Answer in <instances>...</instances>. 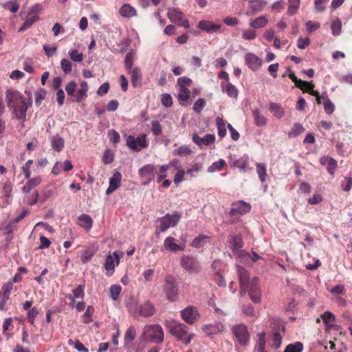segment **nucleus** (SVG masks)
Segmentation results:
<instances>
[{"label": "nucleus", "instance_id": "obj_1", "mask_svg": "<svg viewBox=\"0 0 352 352\" xmlns=\"http://www.w3.org/2000/svg\"><path fill=\"white\" fill-rule=\"evenodd\" d=\"M6 100L15 117L18 120L24 121L26 118L28 105L21 93L17 91L8 90L6 92Z\"/></svg>", "mask_w": 352, "mask_h": 352}, {"label": "nucleus", "instance_id": "obj_2", "mask_svg": "<svg viewBox=\"0 0 352 352\" xmlns=\"http://www.w3.org/2000/svg\"><path fill=\"white\" fill-rule=\"evenodd\" d=\"M166 326L173 336L177 338L186 345L188 344L195 336L194 333L188 332V328L184 324L177 320H166Z\"/></svg>", "mask_w": 352, "mask_h": 352}, {"label": "nucleus", "instance_id": "obj_3", "mask_svg": "<svg viewBox=\"0 0 352 352\" xmlns=\"http://www.w3.org/2000/svg\"><path fill=\"white\" fill-rule=\"evenodd\" d=\"M163 290L166 298L171 302L175 301L178 296V285L175 277L167 275L163 285Z\"/></svg>", "mask_w": 352, "mask_h": 352}, {"label": "nucleus", "instance_id": "obj_4", "mask_svg": "<svg viewBox=\"0 0 352 352\" xmlns=\"http://www.w3.org/2000/svg\"><path fill=\"white\" fill-rule=\"evenodd\" d=\"M144 334L154 343L160 344L164 341V331L158 324L146 325Z\"/></svg>", "mask_w": 352, "mask_h": 352}, {"label": "nucleus", "instance_id": "obj_5", "mask_svg": "<svg viewBox=\"0 0 352 352\" xmlns=\"http://www.w3.org/2000/svg\"><path fill=\"white\" fill-rule=\"evenodd\" d=\"M180 265L189 274L199 273L201 270L199 261L191 256H182L180 259Z\"/></svg>", "mask_w": 352, "mask_h": 352}, {"label": "nucleus", "instance_id": "obj_6", "mask_svg": "<svg viewBox=\"0 0 352 352\" xmlns=\"http://www.w3.org/2000/svg\"><path fill=\"white\" fill-rule=\"evenodd\" d=\"M167 16L169 20L174 23L184 28H189L190 24L188 19L184 18V13L176 8H170L168 9Z\"/></svg>", "mask_w": 352, "mask_h": 352}, {"label": "nucleus", "instance_id": "obj_7", "mask_svg": "<svg viewBox=\"0 0 352 352\" xmlns=\"http://www.w3.org/2000/svg\"><path fill=\"white\" fill-rule=\"evenodd\" d=\"M180 216L177 214H167L163 217L159 218L160 226L156 229L155 233L158 234V232H165L170 227L175 226L179 222Z\"/></svg>", "mask_w": 352, "mask_h": 352}, {"label": "nucleus", "instance_id": "obj_8", "mask_svg": "<svg viewBox=\"0 0 352 352\" xmlns=\"http://www.w3.org/2000/svg\"><path fill=\"white\" fill-rule=\"evenodd\" d=\"M232 331L236 340L242 346H245L250 341V334L247 327L244 324L234 325L232 328Z\"/></svg>", "mask_w": 352, "mask_h": 352}, {"label": "nucleus", "instance_id": "obj_9", "mask_svg": "<svg viewBox=\"0 0 352 352\" xmlns=\"http://www.w3.org/2000/svg\"><path fill=\"white\" fill-rule=\"evenodd\" d=\"M146 135L142 134L140 136L135 138L133 135H129L126 139V143L127 146L133 151H140L142 148L148 146L146 142Z\"/></svg>", "mask_w": 352, "mask_h": 352}, {"label": "nucleus", "instance_id": "obj_10", "mask_svg": "<svg viewBox=\"0 0 352 352\" xmlns=\"http://www.w3.org/2000/svg\"><path fill=\"white\" fill-rule=\"evenodd\" d=\"M139 175L146 181L143 182V185H148L155 179L156 174V166L153 164H146L141 167L138 170Z\"/></svg>", "mask_w": 352, "mask_h": 352}, {"label": "nucleus", "instance_id": "obj_11", "mask_svg": "<svg viewBox=\"0 0 352 352\" xmlns=\"http://www.w3.org/2000/svg\"><path fill=\"white\" fill-rule=\"evenodd\" d=\"M120 257L119 256L118 252L115 251L112 254H108L107 256L104 267L107 271V274L108 276H111L113 274L115 270L116 266L118 265L120 263Z\"/></svg>", "mask_w": 352, "mask_h": 352}, {"label": "nucleus", "instance_id": "obj_12", "mask_svg": "<svg viewBox=\"0 0 352 352\" xmlns=\"http://www.w3.org/2000/svg\"><path fill=\"white\" fill-rule=\"evenodd\" d=\"M182 319L187 323L192 324L199 318L197 309L193 306H188L181 311Z\"/></svg>", "mask_w": 352, "mask_h": 352}, {"label": "nucleus", "instance_id": "obj_13", "mask_svg": "<svg viewBox=\"0 0 352 352\" xmlns=\"http://www.w3.org/2000/svg\"><path fill=\"white\" fill-rule=\"evenodd\" d=\"M258 278L254 277L251 280V283L245 288H248V294L251 300L255 303H258L261 300V292L258 287Z\"/></svg>", "mask_w": 352, "mask_h": 352}, {"label": "nucleus", "instance_id": "obj_14", "mask_svg": "<svg viewBox=\"0 0 352 352\" xmlns=\"http://www.w3.org/2000/svg\"><path fill=\"white\" fill-rule=\"evenodd\" d=\"M226 329L225 325L220 322L206 324L202 326V331L207 336H212L223 332Z\"/></svg>", "mask_w": 352, "mask_h": 352}, {"label": "nucleus", "instance_id": "obj_15", "mask_svg": "<svg viewBox=\"0 0 352 352\" xmlns=\"http://www.w3.org/2000/svg\"><path fill=\"white\" fill-rule=\"evenodd\" d=\"M192 139L195 144L201 148L213 144L215 141V136L213 134L208 133L204 137H200L197 133H193Z\"/></svg>", "mask_w": 352, "mask_h": 352}, {"label": "nucleus", "instance_id": "obj_16", "mask_svg": "<svg viewBox=\"0 0 352 352\" xmlns=\"http://www.w3.org/2000/svg\"><path fill=\"white\" fill-rule=\"evenodd\" d=\"M267 4V2L265 0H250L248 2L249 10L246 14L248 16H252L261 12L264 10Z\"/></svg>", "mask_w": 352, "mask_h": 352}, {"label": "nucleus", "instance_id": "obj_17", "mask_svg": "<svg viewBox=\"0 0 352 352\" xmlns=\"http://www.w3.org/2000/svg\"><path fill=\"white\" fill-rule=\"evenodd\" d=\"M250 209L251 206L250 204L243 201H239L232 204L230 210V214L232 216L236 214H244L248 213Z\"/></svg>", "mask_w": 352, "mask_h": 352}, {"label": "nucleus", "instance_id": "obj_18", "mask_svg": "<svg viewBox=\"0 0 352 352\" xmlns=\"http://www.w3.org/2000/svg\"><path fill=\"white\" fill-rule=\"evenodd\" d=\"M122 174L118 171H115L111 177L109 178V187L106 190V194L109 195L116 190L121 184Z\"/></svg>", "mask_w": 352, "mask_h": 352}, {"label": "nucleus", "instance_id": "obj_19", "mask_svg": "<svg viewBox=\"0 0 352 352\" xmlns=\"http://www.w3.org/2000/svg\"><path fill=\"white\" fill-rule=\"evenodd\" d=\"M245 60L246 65L252 71L258 70L262 64V60L253 53H248L245 55Z\"/></svg>", "mask_w": 352, "mask_h": 352}, {"label": "nucleus", "instance_id": "obj_20", "mask_svg": "<svg viewBox=\"0 0 352 352\" xmlns=\"http://www.w3.org/2000/svg\"><path fill=\"white\" fill-rule=\"evenodd\" d=\"M221 27V25L214 23L212 21L207 20H201L197 25V28L207 33L217 32L220 30Z\"/></svg>", "mask_w": 352, "mask_h": 352}, {"label": "nucleus", "instance_id": "obj_21", "mask_svg": "<svg viewBox=\"0 0 352 352\" xmlns=\"http://www.w3.org/2000/svg\"><path fill=\"white\" fill-rule=\"evenodd\" d=\"M138 311L144 317H150L155 314V308L151 302L146 301L140 305Z\"/></svg>", "mask_w": 352, "mask_h": 352}, {"label": "nucleus", "instance_id": "obj_22", "mask_svg": "<svg viewBox=\"0 0 352 352\" xmlns=\"http://www.w3.org/2000/svg\"><path fill=\"white\" fill-rule=\"evenodd\" d=\"M175 239L174 237L172 236H168L164 240V248L166 250L172 252H176L178 251H182L184 250V248L177 243H175Z\"/></svg>", "mask_w": 352, "mask_h": 352}, {"label": "nucleus", "instance_id": "obj_23", "mask_svg": "<svg viewBox=\"0 0 352 352\" xmlns=\"http://www.w3.org/2000/svg\"><path fill=\"white\" fill-rule=\"evenodd\" d=\"M320 164L327 167V170L329 174L333 175L334 174L335 169L337 167V162L331 157H322L320 160Z\"/></svg>", "mask_w": 352, "mask_h": 352}, {"label": "nucleus", "instance_id": "obj_24", "mask_svg": "<svg viewBox=\"0 0 352 352\" xmlns=\"http://www.w3.org/2000/svg\"><path fill=\"white\" fill-rule=\"evenodd\" d=\"M322 318L324 323L326 324V327L327 329H329L331 328H335L336 330H338L340 329V327L338 325L333 324V322L336 320V316L331 312L325 311L322 315Z\"/></svg>", "mask_w": 352, "mask_h": 352}, {"label": "nucleus", "instance_id": "obj_25", "mask_svg": "<svg viewBox=\"0 0 352 352\" xmlns=\"http://www.w3.org/2000/svg\"><path fill=\"white\" fill-rule=\"evenodd\" d=\"M237 269L241 287L244 288L251 283V280H249V274L243 267L238 266Z\"/></svg>", "mask_w": 352, "mask_h": 352}, {"label": "nucleus", "instance_id": "obj_26", "mask_svg": "<svg viewBox=\"0 0 352 352\" xmlns=\"http://www.w3.org/2000/svg\"><path fill=\"white\" fill-rule=\"evenodd\" d=\"M221 87L223 92L226 93L229 97L233 98H237L239 92L236 87L234 85L229 82L226 83L221 82Z\"/></svg>", "mask_w": 352, "mask_h": 352}, {"label": "nucleus", "instance_id": "obj_27", "mask_svg": "<svg viewBox=\"0 0 352 352\" xmlns=\"http://www.w3.org/2000/svg\"><path fill=\"white\" fill-rule=\"evenodd\" d=\"M243 243L241 235H232L230 239V246L232 250L239 252L243 247Z\"/></svg>", "mask_w": 352, "mask_h": 352}, {"label": "nucleus", "instance_id": "obj_28", "mask_svg": "<svg viewBox=\"0 0 352 352\" xmlns=\"http://www.w3.org/2000/svg\"><path fill=\"white\" fill-rule=\"evenodd\" d=\"M287 72H289L288 76L294 82L296 87L304 91L307 89L310 83L298 79L297 77L295 76L294 72L290 69H287Z\"/></svg>", "mask_w": 352, "mask_h": 352}, {"label": "nucleus", "instance_id": "obj_29", "mask_svg": "<svg viewBox=\"0 0 352 352\" xmlns=\"http://www.w3.org/2000/svg\"><path fill=\"white\" fill-rule=\"evenodd\" d=\"M269 110L277 118H281L285 115V110L279 103L270 102L269 104Z\"/></svg>", "mask_w": 352, "mask_h": 352}, {"label": "nucleus", "instance_id": "obj_30", "mask_svg": "<svg viewBox=\"0 0 352 352\" xmlns=\"http://www.w3.org/2000/svg\"><path fill=\"white\" fill-rule=\"evenodd\" d=\"M50 143L51 146L54 150L60 152L64 147L65 142L63 138L59 135H56L50 138Z\"/></svg>", "mask_w": 352, "mask_h": 352}, {"label": "nucleus", "instance_id": "obj_31", "mask_svg": "<svg viewBox=\"0 0 352 352\" xmlns=\"http://www.w3.org/2000/svg\"><path fill=\"white\" fill-rule=\"evenodd\" d=\"M268 23V19L265 16H261L250 21V27L253 29L264 28Z\"/></svg>", "mask_w": 352, "mask_h": 352}, {"label": "nucleus", "instance_id": "obj_32", "mask_svg": "<svg viewBox=\"0 0 352 352\" xmlns=\"http://www.w3.org/2000/svg\"><path fill=\"white\" fill-rule=\"evenodd\" d=\"M255 352L265 351V333L261 332L257 335L256 344L254 348Z\"/></svg>", "mask_w": 352, "mask_h": 352}, {"label": "nucleus", "instance_id": "obj_33", "mask_svg": "<svg viewBox=\"0 0 352 352\" xmlns=\"http://www.w3.org/2000/svg\"><path fill=\"white\" fill-rule=\"evenodd\" d=\"M120 14L125 18H130L135 16L136 11L135 8L129 4L123 5L120 9Z\"/></svg>", "mask_w": 352, "mask_h": 352}, {"label": "nucleus", "instance_id": "obj_34", "mask_svg": "<svg viewBox=\"0 0 352 352\" xmlns=\"http://www.w3.org/2000/svg\"><path fill=\"white\" fill-rule=\"evenodd\" d=\"M38 20V16L31 12H29L27 19L23 25L19 28V32H23L32 26L36 21Z\"/></svg>", "mask_w": 352, "mask_h": 352}, {"label": "nucleus", "instance_id": "obj_35", "mask_svg": "<svg viewBox=\"0 0 352 352\" xmlns=\"http://www.w3.org/2000/svg\"><path fill=\"white\" fill-rule=\"evenodd\" d=\"M78 221H80V226L87 228V230H90L93 225V220L91 217L86 214H82L78 217Z\"/></svg>", "mask_w": 352, "mask_h": 352}, {"label": "nucleus", "instance_id": "obj_36", "mask_svg": "<svg viewBox=\"0 0 352 352\" xmlns=\"http://www.w3.org/2000/svg\"><path fill=\"white\" fill-rule=\"evenodd\" d=\"M254 124L257 126H264L267 124V119L265 116L261 115L258 109L252 111Z\"/></svg>", "mask_w": 352, "mask_h": 352}, {"label": "nucleus", "instance_id": "obj_37", "mask_svg": "<svg viewBox=\"0 0 352 352\" xmlns=\"http://www.w3.org/2000/svg\"><path fill=\"white\" fill-rule=\"evenodd\" d=\"M131 74V80L133 87H137L139 81L141 79V72L138 67H133L132 69L129 70Z\"/></svg>", "mask_w": 352, "mask_h": 352}, {"label": "nucleus", "instance_id": "obj_38", "mask_svg": "<svg viewBox=\"0 0 352 352\" xmlns=\"http://www.w3.org/2000/svg\"><path fill=\"white\" fill-rule=\"evenodd\" d=\"M288 4L287 13L289 16H293L297 13L300 8V0H288Z\"/></svg>", "mask_w": 352, "mask_h": 352}, {"label": "nucleus", "instance_id": "obj_39", "mask_svg": "<svg viewBox=\"0 0 352 352\" xmlns=\"http://www.w3.org/2000/svg\"><path fill=\"white\" fill-rule=\"evenodd\" d=\"M38 197V192L35 190L32 194L30 193L25 195L23 198V203L29 206H33L37 203Z\"/></svg>", "mask_w": 352, "mask_h": 352}, {"label": "nucleus", "instance_id": "obj_40", "mask_svg": "<svg viewBox=\"0 0 352 352\" xmlns=\"http://www.w3.org/2000/svg\"><path fill=\"white\" fill-rule=\"evenodd\" d=\"M178 87V100L182 104L186 102L190 98V90L188 87Z\"/></svg>", "mask_w": 352, "mask_h": 352}, {"label": "nucleus", "instance_id": "obj_41", "mask_svg": "<svg viewBox=\"0 0 352 352\" xmlns=\"http://www.w3.org/2000/svg\"><path fill=\"white\" fill-rule=\"evenodd\" d=\"M87 90L88 85L87 82H82L80 84V88L77 91V95L76 98V101L77 102H80L82 100L87 96Z\"/></svg>", "mask_w": 352, "mask_h": 352}, {"label": "nucleus", "instance_id": "obj_42", "mask_svg": "<svg viewBox=\"0 0 352 352\" xmlns=\"http://www.w3.org/2000/svg\"><path fill=\"white\" fill-rule=\"evenodd\" d=\"M208 236L204 234H200L192 241L191 245L193 248H199L206 245L207 241L208 240Z\"/></svg>", "mask_w": 352, "mask_h": 352}, {"label": "nucleus", "instance_id": "obj_43", "mask_svg": "<svg viewBox=\"0 0 352 352\" xmlns=\"http://www.w3.org/2000/svg\"><path fill=\"white\" fill-rule=\"evenodd\" d=\"M192 150L188 145H182L178 148L175 149L173 151V155H177V156H186L189 155L192 153Z\"/></svg>", "mask_w": 352, "mask_h": 352}, {"label": "nucleus", "instance_id": "obj_44", "mask_svg": "<svg viewBox=\"0 0 352 352\" xmlns=\"http://www.w3.org/2000/svg\"><path fill=\"white\" fill-rule=\"evenodd\" d=\"M256 173L258 177L262 183L265 182V177L267 175L266 165L263 163H256Z\"/></svg>", "mask_w": 352, "mask_h": 352}, {"label": "nucleus", "instance_id": "obj_45", "mask_svg": "<svg viewBox=\"0 0 352 352\" xmlns=\"http://www.w3.org/2000/svg\"><path fill=\"white\" fill-rule=\"evenodd\" d=\"M216 124L217 126L218 135L220 138H223L226 135V129L224 120L220 117L216 118Z\"/></svg>", "mask_w": 352, "mask_h": 352}, {"label": "nucleus", "instance_id": "obj_46", "mask_svg": "<svg viewBox=\"0 0 352 352\" xmlns=\"http://www.w3.org/2000/svg\"><path fill=\"white\" fill-rule=\"evenodd\" d=\"M226 166V162L223 159H220L219 160L213 162L208 168V173H214L217 170H221L223 167Z\"/></svg>", "mask_w": 352, "mask_h": 352}, {"label": "nucleus", "instance_id": "obj_47", "mask_svg": "<svg viewBox=\"0 0 352 352\" xmlns=\"http://www.w3.org/2000/svg\"><path fill=\"white\" fill-rule=\"evenodd\" d=\"M151 131L152 134L157 137L161 135L162 132V127L158 120H153L151 122Z\"/></svg>", "mask_w": 352, "mask_h": 352}, {"label": "nucleus", "instance_id": "obj_48", "mask_svg": "<svg viewBox=\"0 0 352 352\" xmlns=\"http://www.w3.org/2000/svg\"><path fill=\"white\" fill-rule=\"evenodd\" d=\"M304 131L305 129L302 124L299 123H295L291 131L288 133V136L289 138L297 137Z\"/></svg>", "mask_w": 352, "mask_h": 352}, {"label": "nucleus", "instance_id": "obj_49", "mask_svg": "<svg viewBox=\"0 0 352 352\" xmlns=\"http://www.w3.org/2000/svg\"><path fill=\"white\" fill-rule=\"evenodd\" d=\"M303 344L300 342H296L288 344L285 349L284 352H302Z\"/></svg>", "mask_w": 352, "mask_h": 352}, {"label": "nucleus", "instance_id": "obj_50", "mask_svg": "<svg viewBox=\"0 0 352 352\" xmlns=\"http://www.w3.org/2000/svg\"><path fill=\"white\" fill-rule=\"evenodd\" d=\"M168 166L161 165L159 166V170L157 172V182L160 183L164 179L167 177V170Z\"/></svg>", "mask_w": 352, "mask_h": 352}, {"label": "nucleus", "instance_id": "obj_51", "mask_svg": "<svg viewBox=\"0 0 352 352\" xmlns=\"http://www.w3.org/2000/svg\"><path fill=\"white\" fill-rule=\"evenodd\" d=\"M333 35L338 36L342 31V22L339 19L334 20L331 26Z\"/></svg>", "mask_w": 352, "mask_h": 352}, {"label": "nucleus", "instance_id": "obj_52", "mask_svg": "<svg viewBox=\"0 0 352 352\" xmlns=\"http://www.w3.org/2000/svg\"><path fill=\"white\" fill-rule=\"evenodd\" d=\"M69 58L74 62L81 63L83 60V54L79 52L78 50H71L69 52Z\"/></svg>", "mask_w": 352, "mask_h": 352}, {"label": "nucleus", "instance_id": "obj_53", "mask_svg": "<svg viewBox=\"0 0 352 352\" xmlns=\"http://www.w3.org/2000/svg\"><path fill=\"white\" fill-rule=\"evenodd\" d=\"M54 195V190L50 188L47 187L43 189V190L41 192V195L40 197V201L41 203L45 202L48 199L51 198Z\"/></svg>", "mask_w": 352, "mask_h": 352}, {"label": "nucleus", "instance_id": "obj_54", "mask_svg": "<svg viewBox=\"0 0 352 352\" xmlns=\"http://www.w3.org/2000/svg\"><path fill=\"white\" fill-rule=\"evenodd\" d=\"M94 311L93 306H88L85 312L82 315V322L85 324L90 323L92 321L91 316Z\"/></svg>", "mask_w": 352, "mask_h": 352}, {"label": "nucleus", "instance_id": "obj_55", "mask_svg": "<svg viewBox=\"0 0 352 352\" xmlns=\"http://www.w3.org/2000/svg\"><path fill=\"white\" fill-rule=\"evenodd\" d=\"M3 8L6 10H9L12 13H15L19 10V5L16 0H13L4 3Z\"/></svg>", "mask_w": 352, "mask_h": 352}, {"label": "nucleus", "instance_id": "obj_56", "mask_svg": "<svg viewBox=\"0 0 352 352\" xmlns=\"http://www.w3.org/2000/svg\"><path fill=\"white\" fill-rule=\"evenodd\" d=\"M121 289L122 288L119 285L116 284L111 286L109 289L110 296L113 300H116L118 298Z\"/></svg>", "mask_w": 352, "mask_h": 352}, {"label": "nucleus", "instance_id": "obj_57", "mask_svg": "<svg viewBox=\"0 0 352 352\" xmlns=\"http://www.w3.org/2000/svg\"><path fill=\"white\" fill-rule=\"evenodd\" d=\"M133 63V56L131 51L127 52L124 58V67L126 70L132 69Z\"/></svg>", "mask_w": 352, "mask_h": 352}, {"label": "nucleus", "instance_id": "obj_58", "mask_svg": "<svg viewBox=\"0 0 352 352\" xmlns=\"http://www.w3.org/2000/svg\"><path fill=\"white\" fill-rule=\"evenodd\" d=\"M282 343V336L278 332H274L272 336V346L274 349H278Z\"/></svg>", "mask_w": 352, "mask_h": 352}, {"label": "nucleus", "instance_id": "obj_59", "mask_svg": "<svg viewBox=\"0 0 352 352\" xmlns=\"http://www.w3.org/2000/svg\"><path fill=\"white\" fill-rule=\"evenodd\" d=\"M60 67H61L63 72L65 74H69L71 72L72 69V63L67 58H63V59L61 60V61H60Z\"/></svg>", "mask_w": 352, "mask_h": 352}, {"label": "nucleus", "instance_id": "obj_60", "mask_svg": "<svg viewBox=\"0 0 352 352\" xmlns=\"http://www.w3.org/2000/svg\"><path fill=\"white\" fill-rule=\"evenodd\" d=\"M206 104V100L204 98H199L194 103L192 109L196 113H199L205 107Z\"/></svg>", "mask_w": 352, "mask_h": 352}, {"label": "nucleus", "instance_id": "obj_61", "mask_svg": "<svg viewBox=\"0 0 352 352\" xmlns=\"http://www.w3.org/2000/svg\"><path fill=\"white\" fill-rule=\"evenodd\" d=\"M202 169V166L200 164H195L186 171V174L189 175L190 177L195 176V174L200 172Z\"/></svg>", "mask_w": 352, "mask_h": 352}, {"label": "nucleus", "instance_id": "obj_62", "mask_svg": "<svg viewBox=\"0 0 352 352\" xmlns=\"http://www.w3.org/2000/svg\"><path fill=\"white\" fill-rule=\"evenodd\" d=\"M162 104L166 107H170L173 104V99L169 94H163L160 98Z\"/></svg>", "mask_w": 352, "mask_h": 352}, {"label": "nucleus", "instance_id": "obj_63", "mask_svg": "<svg viewBox=\"0 0 352 352\" xmlns=\"http://www.w3.org/2000/svg\"><path fill=\"white\" fill-rule=\"evenodd\" d=\"M305 27H306V31L308 33H311V32H313L317 30L320 27V24L318 22H313L311 21H308L305 23Z\"/></svg>", "mask_w": 352, "mask_h": 352}, {"label": "nucleus", "instance_id": "obj_64", "mask_svg": "<svg viewBox=\"0 0 352 352\" xmlns=\"http://www.w3.org/2000/svg\"><path fill=\"white\" fill-rule=\"evenodd\" d=\"M108 136L109 138L110 142L113 144H116L120 142V134L113 129L109 131Z\"/></svg>", "mask_w": 352, "mask_h": 352}]
</instances>
